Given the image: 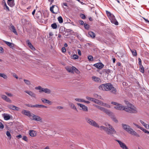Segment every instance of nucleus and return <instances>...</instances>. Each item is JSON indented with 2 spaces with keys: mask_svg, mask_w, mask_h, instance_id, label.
Segmentation results:
<instances>
[{
  "mask_svg": "<svg viewBox=\"0 0 149 149\" xmlns=\"http://www.w3.org/2000/svg\"><path fill=\"white\" fill-rule=\"evenodd\" d=\"M93 66L97 68L101 69L104 67V65L101 63H98L94 64Z\"/></svg>",
  "mask_w": 149,
  "mask_h": 149,
  "instance_id": "nucleus-12",
  "label": "nucleus"
},
{
  "mask_svg": "<svg viewBox=\"0 0 149 149\" xmlns=\"http://www.w3.org/2000/svg\"><path fill=\"white\" fill-rule=\"evenodd\" d=\"M125 102L127 106H125L124 110L131 113H136L137 112L136 109L134 105L130 104L128 101H125Z\"/></svg>",
  "mask_w": 149,
  "mask_h": 149,
  "instance_id": "nucleus-2",
  "label": "nucleus"
},
{
  "mask_svg": "<svg viewBox=\"0 0 149 149\" xmlns=\"http://www.w3.org/2000/svg\"><path fill=\"white\" fill-rule=\"evenodd\" d=\"M51 26L53 29H55L57 28V25L56 23H54L51 24Z\"/></svg>",
  "mask_w": 149,
  "mask_h": 149,
  "instance_id": "nucleus-37",
  "label": "nucleus"
},
{
  "mask_svg": "<svg viewBox=\"0 0 149 149\" xmlns=\"http://www.w3.org/2000/svg\"><path fill=\"white\" fill-rule=\"evenodd\" d=\"M99 89L105 91H110L112 93L116 94L117 90L115 88L113 87L110 83H106L100 85L99 87Z\"/></svg>",
  "mask_w": 149,
  "mask_h": 149,
  "instance_id": "nucleus-1",
  "label": "nucleus"
},
{
  "mask_svg": "<svg viewBox=\"0 0 149 149\" xmlns=\"http://www.w3.org/2000/svg\"><path fill=\"white\" fill-rule=\"evenodd\" d=\"M26 106L28 107H35V105H33L31 104H26Z\"/></svg>",
  "mask_w": 149,
  "mask_h": 149,
  "instance_id": "nucleus-52",
  "label": "nucleus"
},
{
  "mask_svg": "<svg viewBox=\"0 0 149 149\" xmlns=\"http://www.w3.org/2000/svg\"><path fill=\"white\" fill-rule=\"evenodd\" d=\"M73 73L74 72V71L77 74H78L79 73V70L76 68L75 67L73 66Z\"/></svg>",
  "mask_w": 149,
  "mask_h": 149,
  "instance_id": "nucleus-39",
  "label": "nucleus"
},
{
  "mask_svg": "<svg viewBox=\"0 0 149 149\" xmlns=\"http://www.w3.org/2000/svg\"><path fill=\"white\" fill-rule=\"evenodd\" d=\"M8 108L13 110L19 111L20 108L12 104H10L8 106Z\"/></svg>",
  "mask_w": 149,
  "mask_h": 149,
  "instance_id": "nucleus-13",
  "label": "nucleus"
},
{
  "mask_svg": "<svg viewBox=\"0 0 149 149\" xmlns=\"http://www.w3.org/2000/svg\"><path fill=\"white\" fill-rule=\"evenodd\" d=\"M107 124L108 125L109 128L104 126H101L99 127L100 130H104L108 134H115L116 132V131L112 126L109 124Z\"/></svg>",
  "mask_w": 149,
  "mask_h": 149,
  "instance_id": "nucleus-4",
  "label": "nucleus"
},
{
  "mask_svg": "<svg viewBox=\"0 0 149 149\" xmlns=\"http://www.w3.org/2000/svg\"><path fill=\"white\" fill-rule=\"evenodd\" d=\"M16 137L17 138L19 139L20 138H21L22 137V136L20 134H19L16 136Z\"/></svg>",
  "mask_w": 149,
  "mask_h": 149,
  "instance_id": "nucleus-60",
  "label": "nucleus"
},
{
  "mask_svg": "<svg viewBox=\"0 0 149 149\" xmlns=\"http://www.w3.org/2000/svg\"><path fill=\"white\" fill-rule=\"evenodd\" d=\"M78 54L79 55L81 56V51L79 49L78 50Z\"/></svg>",
  "mask_w": 149,
  "mask_h": 149,
  "instance_id": "nucleus-62",
  "label": "nucleus"
},
{
  "mask_svg": "<svg viewBox=\"0 0 149 149\" xmlns=\"http://www.w3.org/2000/svg\"><path fill=\"white\" fill-rule=\"evenodd\" d=\"M3 49L2 47H0V53H3Z\"/></svg>",
  "mask_w": 149,
  "mask_h": 149,
  "instance_id": "nucleus-58",
  "label": "nucleus"
},
{
  "mask_svg": "<svg viewBox=\"0 0 149 149\" xmlns=\"http://www.w3.org/2000/svg\"><path fill=\"white\" fill-rule=\"evenodd\" d=\"M6 94L9 97H12L13 96V95L12 94H11V93H8V92H6Z\"/></svg>",
  "mask_w": 149,
  "mask_h": 149,
  "instance_id": "nucleus-55",
  "label": "nucleus"
},
{
  "mask_svg": "<svg viewBox=\"0 0 149 149\" xmlns=\"http://www.w3.org/2000/svg\"><path fill=\"white\" fill-rule=\"evenodd\" d=\"M140 68L141 69V72L143 73L144 72V70L143 66L142 65H140Z\"/></svg>",
  "mask_w": 149,
  "mask_h": 149,
  "instance_id": "nucleus-45",
  "label": "nucleus"
},
{
  "mask_svg": "<svg viewBox=\"0 0 149 149\" xmlns=\"http://www.w3.org/2000/svg\"><path fill=\"white\" fill-rule=\"evenodd\" d=\"M22 113L28 116H31L30 112L25 110H23L22 111Z\"/></svg>",
  "mask_w": 149,
  "mask_h": 149,
  "instance_id": "nucleus-20",
  "label": "nucleus"
},
{
  "mask_svg": "<svg viewBox=\"0 0 149 149\" xmlns=\"http://www.w3.org/2000/svg\"><path fill=\"white\" fill-rule=\"evenodd\" d=\"M112 71L110 70L107 69L105 70V72L106 73L108 74H109V73H111Z\"/></svg>",
  "mask_w": 149,
  "mask_h": 149,
  "instance_id": "nucleus-48",
  "label": "nucleus"
},
{
  "mask_svg": "<svg viewBox=\"0 0 149 149\" xmlns=\"http://www.w3.org/2000/svg\"><path fill=\"white\" fill-rule=\"evenodd\" d=\"M42 92H43L45 93H47L49 94L51 93V91L50 90L47 88H43L42 89V90H41Z\"/></svg>",
  "mask_w": 149,
  "mask_h": 149,
  "instance_id": "nucleus-24",
  "label": "nucleus"
},
{
  "mask_svg": "<svg viewBox=\"0 0 149 149\" xmlns=\"http://www.w3.org/2000/svg\"><path fill=\"white\" fill-rule=\"evenodd\" d=\"M83 102L86 103L87 104H89L90 103V102L89 101H86V100H84Z\"/></svg>",
  "mask_w": 149,
  "mask_h": 149,
  "instance_id": "nucleus-63",
  "label": "nucleus"
},
{
  "mask_svg": "<svg viewBox=\"0 0 149 149\" xmlns=\"http://www.w3.org/2000/svg\"><path fill=\"white\" fill-rule=\"evenodd\" d=\"M67 70L69 72L72 73H73V66L72 67H67L66 68Z\"/></svg>",
  "mask_w": 149,
  "mask_h": 149,
  "instance_id": "nucleus-27",
  "label": "nucleus"
},
{
  "mask_svg": "<svg viewBox=\"0 0 149 149\" xmlns=\"http://www.w3.org/2000/svg\"><path fill=\"white\" fill-rule=\"evenodd\" d=\"M110 117H111V118L112 119L113 121H114L116 123H118V120L113 114Z\"/></svg>",
  "mask_w": 149,
  "mask_h": 149,
  "instance_id": "nucleus-31",
  "label": "nucleus"
},
{
  "mask_svg": "<svg viewBox=\"0 0 149 149\" xmlns=\"http://www.w3.org/2000/svg\"><path fill=\"white\" fill-rule=\"evenodd\" d=\"M80 16L82 19H85L86 18L85 15L83 14H81L80 15Z\"/></svg>",
  "mask_w": 149,
  "mask_h": 149,
  "instance_id": "nucleus-47",
  "label": "nucleus"
},
{
  "mask_svg": "<svg viewBox=\"0 0 149 149\" xmlns=\"http://www.w3.org/2000/svg\"><path fill=\"white\" fill-rule=\"evenodd\" d=\"M124 107L125 106L122 105L121 104L118 103V104H117L114 107V108L117 110H124Z\"/></svg>",
  "mask_w": 149,
  "mask_h": 149,
  "instance_id": "nucleus-9",
  "label": "nucleus"
},
{
  "mask_svg": "<svg viewBox=\"0 0 149 149\" xmlns=\"http://www.w3.org/2000/svg\"><path fill=\"white\" fill-rule=\"evenodd\" d=\"M84 26L85 28L87 30H88L89 28V25L86 24L85 23L84 24Z\"/></svg>",
  "mask_w": 149,
  "mask_h": 149,
  "instance_id": "nucleus-40",
  "label": "nucleus"
},
{
  "mask_svg": "<svg viewBox=\"0 0 149 149\" xmlns=\"http://www.w3.org/2000/svg\"><path fill=\"white\" fill-rule=\"evenodd\" d=\"M122 125L123 129L129 133L137 137H140V135L132 129L129 125L124 124H122Z\"/></svg>",
  "mask_w": 149,
  "mask_h": 149,
  "instance_id": "nucleus-3",
  "label": "nucleus"
},
{
  "mask_svg": "<svg viewBox=\"0 0 149 149\" xmlns=\"http://www.w3.org/2000/svg\"><path fill=\"white\" fill-rule=\"evenodd\" d=\"M78 56L76 54H74L72 56V58L73 59H76L78 58Z\"/></svg>",
  "mask_w": 149,
  "mask_h": 149,
  "instance_id": "nucleus-43",
  "label": "nucleus"
},
{
  "mask_svg": "<svg viewBox=\"0 0 149 149\" xmlns=\"http://www.w3.org/2000/svg\"><path fill=\"white\" fill-rule=\"evenodd\" d=\"M138 60L139 61V63H138L139 64V65H141V59L140 58H138Z\"/></svg>",
  "mask_w": 149,
  "mask_h": 149,
  "instance_id": "nucleus-53",
  "label": "nucleus"
},
{
  "mask_svg": "<svg viewBox=\"0 0 149 149\" xmlns=\"http://www.w3.org/2000/svg\"><path fill=\"white\" fill-rule=\"evenodd\" d=\"M63 107L61 106H58L57 107V108L59 109H63Z\"/></svg>",
  "mask_w": 149,
  "mask_h": 149,
  "instance_id": "nucleus-64",
  "label": "nucleus"
},
{
  "mask_svg": "<svg viewBox=\"0 0 149 149\" xmlns=\"http://www.w3.org/2000/svg\"><path fill=\"white\" fill-rule=\"evenodd\" d=\"M24 81L26 85L29 86L31 85V82L29 80L26 79H24Z\"/></svg>",
  "mask_w": 149,
  "mask_h": 149,
  "instance_id": "nucleus-32",
  "label": "nucleus"
},
{
  "mask_svg": "<svg viewBox=\"0 0 149 149\" xmlns=\"http://www.w3.org/2000/svg\"><path fill=\"white\" fill-rule=\"evenodd\" d=\"M4 128V125L1 122V121L0 120V129H3Z\"/></svg>",
  "mask_w": 149,
  "mask_h": 149,
  "instance_id": "nucleus-50",
  "label": "nucleus"
},
{
  "mask_svg": "<svg viewBox=\"0 0 149 149\" xmlns=\"http://www.w3.org/2000/svg\"><path fill=\"white\" fill-rule=\"evenodd\" d=\"M115 141L118 143L120 147L123 149H129L128 148L124 143L116 139Z\"/></svg>",
  "mask_w": 149,
  "mask_h": 149,
  "instance_id": "nucleus-8",
  "label": "nucleus"
},
{
  "mask_svg": "<svg viewBox=\"0 0 149 149\" xmlns=\"http://www.w3.org/2000/svg\"><path fill=\"white\" fill-rule=\"evenodd\" d=\"M99 109L101 111L104 112L105 109L104 107H100V108H99Z\"/></svg>",
  "mask_w": 149,
  "mask_h": 149,
  "instance_id": "nucleus-54",
  "label": "nucleus"
},
{
  "mask_svg": "<svg viewBox=\"0 0 149 149\" xmlns=\"http://www.w3.org/2000/svg\"><path fill=\"white\" fill-rule=\"evenodd\" d=\"M75 100L79 102H83L84 99L80 98H75Z\"/></svg>",
  "mask_w": 149,
  "mask_h": 149,
  "instance_id": "nucleus-44",
  "label": "nucleus"
},
{
  "mask_svg": "<svg viewBox=\"0 0 149 149\" xmlns=\"http://www.w3.org/2000/svg\"><path fill=\"white\" fill-rule=\"evenodd\" d=\"M29 134L31 136L34 137L36 135V133L35 131L34 130H30L29 132Z\"/></svg>",
  "mask_w": 149,
  "mask_h": 149,
  "instance_id": "nucleus-26",
  "label": "nucleus"
},
{
  "mask_svg": "<svg viewBox=\"0 0 149 149\" xmlns=\"http://www.w3.org/2000/svg\"><path fill=\"white\" fill-rule=\"evenodd\" d=\"M88 34L90 37L92 38H94L95 37V34L92 31H89L88 32Z\"/></svg>",
  "mask_w": 149,
  "mask_h": 149,
  "instance_id": "nucleus-22",
  "label": "nucleus"
},
{
  "mask_svg": "<svg viewBox=\"0 0 149 149\" xmlns=\"http://www.w3.org/2000/svg\"><path fill=\"white\" fill-rule=\"evenodd\" d=\"M41 100L42 102L44 103L48 104H52V102L46 99L42 98Z\"/></svg>",
  "mask_w": 149,
  "mask_h": 149,
  "instance_id": "nucleus-21",
  "label": "nucleus"
},
{
  "mask_svg": "<svg viewBox=\"0 0 149 149\" xmlns=\"http://www.w3.org/2000/svg\"><path fill=\"white\" fill-rule=\"evenodd\" d=\"M25 93H27L28 95H29L31 97H35L36 96V94L30 91H24Z\"/></svg>",
  "mask_w": 149,
  "mask_h": 149,
  "instance_id": "nucleus-14",
  "label": "nucleus"
},
{
  "mask_svg": "<svg viewBox=\"0 0 149 149\" xmlns=\"http://www.w3.org/2000/svg\"><path fill=\"white\" fill-rule=\"evenodd\" d=\"M58 19L59 23H63V19L61 16H60L58 17Z\"/></svg>",
  "mask_w": 149,
  "mask_h": 149,
  "instance_id": "nucleus-36",
  "label": "nucleus"
},
{
  "mask_svg": "<svg viewBox=\"0 0 149 149\" xmlns=\"http://www.w3.org/2000/svg\"><path fill=\"white\" fill-rule=\"evenodd\" d=\"M92 79L93 81L97 82H101V79L98 77L93 76L92 77Z\"/></svg>",
  "mask_w": 149,
  "mask_h": 149,
  "instance_id": "nucleus-19",
  "label": "nucleus"
},
{
  "mask_svg": "<svg viewBox=\"0 0 149 149\" xmlns=\"http://www.w3.org/2000/svg\"><path fill=\"white\" fill-rule=\"evenodd\" d=\"M85 120L90 125L95 127L99 128L100 126L95 121L87 117L85 118Z\"/></svg>",
  "mask_w": 149,
  "mask_h": 149,
  "instance_id": "nucleus-6",
  "label": "nucleus"
},
{
  "mask_svg": "<svg viewBox=\"0 0 149 149\" xmlns=\"http://www.w3.org/2000/svg\"><path fill=\"white\" fill-rule=\"evenodd\" d=\"M106 13L110 20L111 23L115 25H118V22L115 18L114 16L108 11H106Z\"/></svg>",
  "mask_w": 149,
  "mask_h": 149,
  "instance_id": "nucleus-5",
  "label": "nucleus"
},
{
  "mask_svg": "<svg viewBox=\"0 0 149 149\" xmlns=\"http://www.w3.org/2000/svg\"><path fill=\"white\" fill-rule=\"evenodd\" d=\"M131 52H132V55L133 56H137V53L136 50L135 49L132 50L130 49Z\"/></svg>",
  "mask_w": 149,
  "mask_h": 149,
  "instance_id": "nucleus-34",
  "label": "nucleus"
},
{
  "mask_svg": "<svg viewBox=\"0 0 149 149\" xmlns=\"http://www.w3.org/2000/svg\"><path fill=\"white\" fill-rule=\"evenodd\" d=\"M33 120L37 121H41L42 120L41 118L38 116L33 114L32 116Z\"/></svg>",
  "mask_w": 149,
  "mask_h": 149,
  "instance_id": "nucleus-15",
  "label": "nucleus"
},
{
  "mask_svg": "<svg viewBox=\"0 0 149 149\" xmlns=\"http://www.w3.org/2000/svg\"><path fill=\"white\" fill-rule=\"evenodd\" d=\"M62 51L64 53L66 52V49L65 47H63L62 48Z\"/></svg>",
  "mask_w": 149,
  "mask_h": 149,
  "instance_id": "nucleus-57",
  "label": "nucleus"
},
{
  "mask_svg": "<svg viewBox=\"0 0 149 149\" xmlns=\"http://www.w3.org/2000/svg\"><path fill=\"white\" fill-rule=\"evenodd\" d=\"M26 43L27 44L28 46L33 51H34L36 50L35 48L33 47L31 43L30 42L29 40H27L26 41Z\"/></svg>",
  "mask_w": 149,
  "mask_h": 149,
  "instance_id": "nucleus-16",
  "label": "nucleus"
},
{
  "mask_svg": "<svg viewBox=\"0 0 149 149\" xmlns=\"http://www.w3.org/2000/svg\"><path fill=\"white\" fill-rule=\"evenodd\" d=\"M118 103L116 102H111V104H114L115 105H116L117 104H118Z\"/></svg>",
  "mask_w": 149,
  "mask_h": 149,
  "instance_id": "nucleus-59",
  "label": "nucleus"
},
{
  "mask_svg": "<svg viewBox=\"0 0 149 149\" xmlns=\"http://www.w3.org/2000/svg\"><path fill=\"white\" fill-rule=\"evenodd\" d=\"M0 77H3L5 79H6L7 78V76L5 74L3 73H0Z\"/></svg>",
  "mask_w": 149,
  "mask_h": 149,
  "instance_id": "nucleus-41",
  "label": "nucleus"
},
{
  "mask_svg": "<svg viewBox=\"0 0 149 149\" xmlns=\"http://www.w3.org/2000/svg\"><path fill=\"white\" fill-rule=\"evenodd\" d=\"M1 97L3 99L5 100L6 102H11L10 100L5 95H1Z\"/></svg>",
  "mask_w": 149,
  "mask_h": 149,
  "instance_id": "nucleus-18",
  "label": "nucleus"
},
{
  "mask_svg": "<svg viewBox=\"0 0 149 149\" xmlns=\"http://www.w3.org/2000/svg\"><path fill=\"white\" fill-rule=\"evenodd\" d=\"M6 134L9 138V139H10L11 138V136L10 132L8 131H7L6 132Z\"/></svg>",
  "mask_w": 149,
  "mask_h": 149,
  "instance_id": "nucleus-42",
  "label": "nucleus"
},
{
  "mask_svg": "<svg viewBox=\"0 0 149 149\" xmlns=\"http://www.w3.org/2000/svg\"><path fill=\"white\" fill-rule=\"evenodd\" d=\"M3 116L4 119L5 120H8L10 118V116L9 115L4 113Z\"/></svg>",
  "mask_w": 149,
  "mask_h": 149,
  "instance_id": "nucleus-29",
  "label": "nucleus"
},
{
  "mask_svg": "<svg viewBox=\"0 0 149 149\" xmlns=\"http://www.w3.org/2000/svg\"><path fill=\"white\" fill-rule=\"evenodd\" d=\"M79 23L81 24V25H84V22L82 20H80L79 21Z\"/></svg>",
  "mask_w": 149,
  "mask_h": 149,
  "instance_id": "nucleus-61",
  "label": "nucleus"
},
{
  "mask_svg": "<svg viewBox=\"0 0 149 149\" xmlns=\"http://www.w3.org/2000/svg\"><path fill=\"white\" fill-rule=\"evenodd\" d=\"M94 96L97 98L99 99H101V96L98 95L97 94H94Z\"/></svg>",
  "mask_w": 149,
  "mask_h": 149,
  "instance_id": "nucleus-46",
  "label": "nucleus"
},
{
  "mask_svg": "<svg viewBox=\"0 0 149 149\" xmlns=\"http://www.w3.org/2000/svg\"><path fill=\"white\" fill-rule=\"evenodd\" d=\"M42 88L41 86H38L36 87L35 88V89L36 90H39V92L40 93L42 92V91L41 90H42Z\"/></svg>",
  "mask_w": 149,
  "mask_h": 149,
  "instance_id": "nucleus-35",
  "label": "nucleus"
},
{
  "mask_svg": "<svg viewBox=\"0 0 149 149\" xmlns=\"http://www.w3.org/2000/svg\"><path fill=\"white\" fill-rule=\"evenodd\" d=\"M8 5L11 7H13L15 5L14 1L7 2Z\"/></svg>",
  "mask_w": 149,
  "mask_h": 149,
  "instance_id": "nucleus-30",
  "label": "nucleus"
},
{
  "mask_svg": "<svg viewBox=\"0 0 149 149\" xmlns=\"http://www.w3.org/2000/svg\"><path fill=\"white\" fill-rule=\"evenodd\" d=\"M98 103H97V104L102 106H104L106 107H110V106L109 105L107 104H106L104 103L102 101L99 100V102H98Z\"/></svg>",
  "mask_w": 149,
  "mask_h": 149,
  "instance_id": "nucleus-23",
  "label": "nucleus"
},
{
  "mask_svg": "<svg viewBox=\"0 0 149 149\" xmlns=\"http://www.w3.org/2000/svg\"><path fill=\"white\" fill-rule=\"evenodd\" d=\"M9 29L10 31L13 32L16 35H17L18 34L16 30L15 26L12 24H11L10 26L9 27Z\"/></svg>",
  "mask_w": 149,
  "mask_h": 149,
  "instance_id": "nucleus-10",
  "label": "nucleus"
},
{
  "mask_svg": "<svg viewBox=\"0 0 149 149\" xmlns=\"http://www.w3.org/2000/svg\"><path fill=\"white\" fill-rule=\"evenodd\" d=\"M35 107L47 108V107L46 106L41 104H35Z\"/></svg>",
  "mask_w": 149,
  "mask_h": 149,
  "instance_id": "nucleus-33",
  "label": "nucleus"
},
{
  "mask_svg": "<svg viewBox=\"0 0 149 149\" xmlns=\"http://www.w3.org/2000/svg\"><path fill=\"white\" fill-rule=\"evenodd\" d=\"M50 10L54 14H57L59 12L58 7L56 5H53L50 8Z\"/></svg>",
  "mask_w": 149,
  "mask_h": 149,
  "instance_id": "nucleus-7",
  "label": "nucleus"
},
{
  "mask_svg": "<svg viewBox=\"0 0 149 149\" xmlns=\"http://www.w3.org/2000/svg\"><path fill=\"white\" fill-rule=\"evenodd\" d=\"M77 105L79 106L80 107L82 108V109L83 111H88V107L87 106L85 105L80 104V103H77Z\"/></svg>",
  "mask_w": 149,
  "mask_h": 149,
  "instance_id": "nucleus-11",
  "label": "nucleus"
},
{
  "mask_svg": "<svg viewBox=\"0 0 149 149\" xmlns=\"http://www.w3.org/2000/svg\"><path fill=\"white\" fill-rule=\"evenodd\" d=\"M104 112L106 113L110 116H111L113 114V113L111 112L109 110L107 109H106Z\"/></svg>",
  "mask_w": 149,
  "mask_h": 149,
  "instance_id": "nucleus-25",
  "label": "nucleus"
},
{
  "mask_svg": "<svg viewBox=\"0 0 149 149\" xmlns=\"http://www.w3.org/2000/svg\"><path fill=\"white\" fill-rule=\"evenodd\" d=\"M69 106L72 109H74L76 110L77 111V109L76 107L72 103L69 102Z\"/></svg>",
  "mask_w": 149,
  "mask_h": 149,
  "instance_id": "nucleus-28",
  "label": "nucleus"
},
{
  "mask_svg": "<svg viewBox=\"0 0 149 149\" xmlns=\"http://www.w3.org/2000/svg\"><path fill=\"white\" fill-rule=\"evenodd\" d=\"M3 42L5 43L8 46H9L10 48H13L14 47V44L11 43L10 42L7 41L5 40L3 41Z\"/></svg>",
  "mask_w": 149,
  "mask_h": 149,
  "instance_id": "nucleus-17",
  "label": "nucleus"
},
{
  "mask_svg": "<svg viewBox=\"0 0 149 149\" xmlns=\"http://www.w3.org/2000/svg\"><path fill=\"white\" fill-rule=\"evenodd\" d=\"M22 139L26 141H27L28 140L27 137L26 136H24L23 137Z\"/></svg>",
  "mask_w": 149,
  "mask_h": 149,
  "instance_id": "nucleus-56",
  "label": "nucleus"
},
{
  "mask_svg": "<svg viewBox=\"0 0 149 149\" xmlns=\"http://www.w3.org/2000/svg\"><path fill=\"white\" fill-rule=\"evenodd\" d=\"M88 58L89 61H92L93 60V57L91 55H89L88 57Z\"/></svg>",
  "mask_w": 149,
  "mask_h": 149,
  "instance_id": "nucleus-38",
  "label": "nucleus"
},
{
  "mask_svg": "<svg viewBox=\"0 0 149 149\" xmlns=\"http://www.w3.org/2000/svg\"><path fill=\"white\" fill-rule=\"evenodd\" d=\"M86 99L91 101H92L93 99V98H92L88 96H86Z\"/></svg>",
  "mask_w": 149,
  "mask_h": 149,
  "instance_id": "nucleus-49",
  "label": "nucleus"
},
{
  "mask_svg": "<svg viewBox=\"0 0 149 149\" xmlns=\"http://www.w3.org/2000/svg\"><path fill=\"white\" fill-rule=\"evenodd\" d=\"M92 101L95 103L97 104V103H98V102H99V100L93 98V100Z\"/></svg>",
  "mask_w": 149,
  "mask_h": 149,
  "instance_id": "nucleus-51",
  "label": "nucleus"
}]
</instances>
